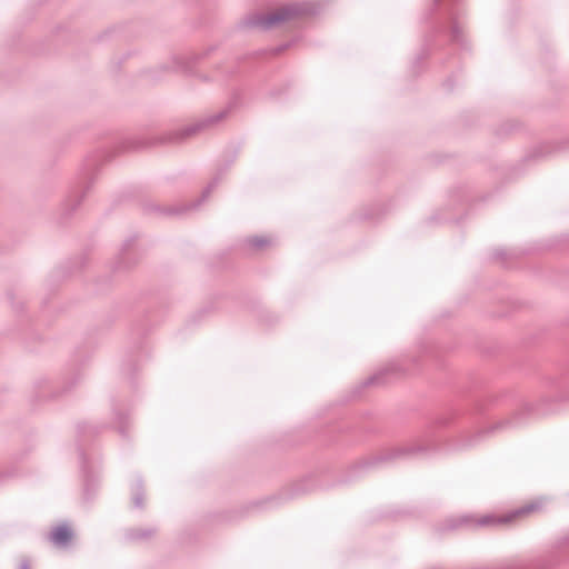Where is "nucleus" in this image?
<instances>
[{"label":"nucleus","mask_w":569,"mask_h":569,"mask_svg":"<svg viewBox=\"0 0 569 569\" xmlns=\"http://www.w3.org/2000/svg\"><path fill=\"white\" fill-rule=\"evenodd\" d=\"M268 242H269V240L262 236H259V237L257 236V237H253L250 239V243L254 248H261L264 244H267Z\"/></svg>","instance_id":"3"},{"label":"nucleus","mask_w":569,"mask_h":569,"mask_svg":"<svg viewBox=\"0 0 569 569\" xmlns=\"http://www.w3.org/2000/svg\"><path fill=\"white\" fill-rule=\"evenodd\" d=\"M71 530L64 526L56 528L51 533V538L53 542L57 545L67 543L71 539Z\"/></svg>","instance_id":"1"},{"label":"nucleus","mask_w":569,"mask_h":569,"mask_svg":"<svg viewBox=\"0 0 569 569\" xmlns=\"http://www.w3.org/2000/svg\"><path fill=\"white\" fill-rule=\"evenodd\" d=\"M282 20V13L279 12L272 17H269L264 20L261 21V24L264 26V27H271L273 24H276L277 22L281 21Z\"/></svg>","instance_id":"2"}]
</instances>
